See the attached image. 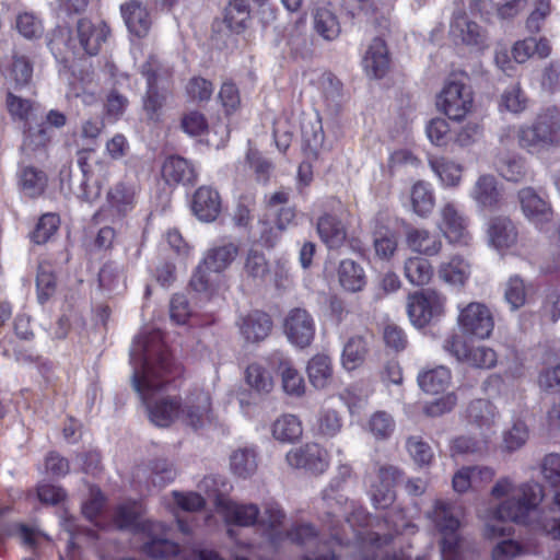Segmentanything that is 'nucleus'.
Listing matches in <instances>:
<instances>
[{
	"label": "nucleus",
	"mask_w": 560,
	"mask_h": 560,
	"mask_svg": "<svg viewBox=\"0 0 560 560\" xmlns=\"http://www.w3.org/2000/svg\"><path fill=\"white\" fill-rule=\"evenodd\" d=\"M491 495L501 502L486 524L488 538L509 536L511 527L502 524L509 521L540 530L555 539H560V490L555 491L551 502L544 509V488L540 483L528 481L516 485L510 477L497 480Z\"/></svg>",
	"instance_id": "obj_1"
},
{
	"label": "nucleus",
	"mask_w": 560,
	"mask_h": 560,
	"mask_svg": "<svg viewBox=\"0 0 560 560\" xmlns=\"http://www.w3.org/2000/svg\"><path fill=\"white\" fill-rule=\"evenodd\" d=\"M130 363L133 369L132 387L147 405L152 423L166 428L180 419V405L176 399L162 398L151 404L154 393L162 389L167 376L178 369L172 362L159 330H145L135 338Z\"/></svg>",
	"instance_id": "obj_2"
},
{
	"label": "nucleus",
	"mask_w": 560,
	"mask_h": 560,
	"mask_svg": "<svg viewBox=\"0 0 560 560\" xmlns=\"http://www.w3.org/2000/svg\"><path fill=\"white\" fill-rule=\"evenodd\" d=\"M460 514L459 506L441 500L435 501L433 510L428 514L443 535L442 560H463V547L456 534L460 526Z\"/></svg>",
	"instance_id": "obj_3"
},
{
	"label": "nucleus",
	"mask_w": 560,
	"mask_h": 560,
	"mask_svg": "<svg viewBox=\"0 0 560 560\" xmlns=\"http://www.w3.org/2000/svg\"><path fill=\"white\" fill-rule=\"evenodd\" d=\"M5 105L12 120L22 125L24 145L32 148L46 145L50 139L47 128L43 124L33 127V124L37 122L38 105L12 92H8Z\"/></svg>",
	"instance_id": "obj_4"
},
{
	"label": "nucleus",
	"mask_w": 560,
	"mask_h": 560,
	"mask_svg": "<svg viewBox=\"0 0 560 560\" xmlns=\"http://www.w3.org/2000/svg\"><path fill=\"white\" fill-rule=\"evenodd\" d=\"M407 524H398L395 515L388 514L384 521H376L369 528L358 533V542L363 560H375L377 552L386 547L395 534L400 533Z\"/></svg>",
	"instance_id": "obj_5"
},
{
	"label": "nucleus",
	"mask_w": 560,
	"mask_h": 560,
	"mask_svg": "<svg viewBox=\"0 0 560 560\" xmlns=\"http://www.w3.org/2000/svg\"><path fill=\"white\" fill-rule=\"evenodd\" d=\"M141 73L145 77L148 83V90L143 97V110L148 119L159 121L166 102V94L160 92L156 84L161 79L168 78L171 70L163 67L155 56H150L141 66Z\"/></svg>",
	"instance_id": "obj_6"
},
{
	"label": "nucleus",
	"mask_w": 560,
	"mask_h": 560,
	"mask_svg": "<svg viewBox=\"0 0 560 560\" xmlns=\"http://www.w3.org/2000/svg\"><path fill=\"white\" fill-rule=\"evenodd\" d=\"M438 107L452 120H462L474 106L471 88L459 80H450L438 96Z\"/></svg>",
	"instance_id": "obj_7"
},
{
	"label": "nucleus",
	"mask_w": 560,
	"mask_h": 560,
	"mask_svg": "<svg viewBox=\"0 0 560 560\" xmlns=\"http://www.w3.org/2000/svg\"><path fill=\"white\" fill-rule=\"evenodd\" d=\"M457 324L464 335L478 339H487L494 328V319L487 305L470 302L458 307Z\"/></svg>",
	"instance_id": "obj_8"
},
{
	"label": "nucleus",
	"mask_w": 560,
	"mask_h": 560,
	"mask_svg": "<svg viewBox=\"0 0 560 560\" xmlns=\"http://www.w3.org/2000/svg\"><path fill=\"white\" fill-rule=\"evenodd\" d=\"M439 217L438 226L448 243L459 246H468L471 243L469 220L455 202H444L439 210Z\"/></svg>",
	"instance_id": "obj_9"
},
{
	"label": "nucleus",
	"mask_w": 560,
	"mask_h": 560,
	"mask_svg": "<svg viewBox=\"0 0 560 560\" xmlns=\"http://www.w3.org/2000/svg\"><path fill=\"white\" fill-rule=\"evenodd\" d=\"M180 420L194 430L203 429L214 421L211 397L200 388L190 390L180 405Z\"/></svg>",
	"instance_id": "obj_10"
},
{
	"label": "nucleus",
	"mask_w": 560,
	"mask_h": 560,
	"mask_svg": "<svg viewBox=\"0 0 560 560\" xmlns=\"http://www.w3.org/2000/svg\"><path fill=\"white\" fill-rule=\"evenodd\" d=\"M445 301V296L434 290H422L410 294L407 303L410 322L417 327L425 326L432 318L443 313Z\"/></svg>",
	"instance_id": "obj_11"
},
{
	"label": "nucleus",
	"mask_w": 560,
	"mask_h": 560,
	"mask_svg": "<svg viewBox=\"0 0 560 560\" xmlns=\"http://www.w3.org/2000/svg\"><path fill=\"white\" fill-rule=\"evenodd\" d=\"M285 462L293 469L322 475L329 467V454L317 443H306L291 448L285 455Z\"/></svg>",
	"instance_id": "obj_12"
},
{
	"label": "nucleus",
	"mask_w": 560,
	"mask_h": 560,
	"mask_svg": "<svg viewBox=\"0 0 560 560\" xmlns=\"http://www.w3.org/2000/svg\"><path fill=\"white\" fill-rule=\"evenodd\" d=\"M445 351L471 366L491 369L495 365L498 357L493 349L486 346L468 347L457 335L448 337L443 345Z\"/></svg>",
	"instance_id": "obj_13"
},
{
	"label": "nucleus",
	"mask_w": 560,
	"mask_h": 560,
	"mask_svg": "<svg viewBox=\"0 0 560 560\" xmlns=\"http://www.w3.org/2000/svg\"><path fill=\"white\" fill-rule=\"evenodd\" d=\"M450 36L455 43L482 49L488 46V33L478 23L470 20L463 9L453 12L450 23Z\"/></svg>",
	"instance_id": "obj_14"
},
{
	"label": "nucleus",
	"mask_w": 560,
	"mask_h": 560,
	"mask_svg": "<svg viewBox=\"0 0 560 560\" xmlns=\"http://www.w3.org/2000/svg\"><path fill=\"white\" fill-rule=\"evenodd\" d=\"M287 536L291 541L310 550L312 556L306 555L305 560H336L335 550L318 538L316 529L308 523L293 526L288 530Z\"/></svg>",
	"instance_id": "obj_15"
},
{
	"label": "nucleus",
	"mask_w": 560,
	"mask_h": 560,
	"mask_svg": "<svg viewBox=\"0 0 560 560\" xmlns=\"http://www.w3.org/2000/svg\"><path fill=\"white\" fill-rule=\"evenodd\" d=\"M351 475V468L347 465L338 468V475L331 479L323 492V501L327 506V516L336 518L347 515L348 497L345 493L347 480Z\"/></svg>",
	"instance_id": "obj_16"
},
{
	"label": "nucleus",
	"mask_w": 560,
	"mask_h": 560,
	"mask_svg": "<svg viewBox=\"0 0 560 560\" xmlns=\"http://www.w3.org/2000/svg\"><path fill=\"white\" fill-rule=\"evenodd\" d=\"M283 327L288 339L300 348L307 347L315 335L313 317L306 310L300 307L288 313Z\"/></svg>",
	"instance_id": "obj_17"
},
{
	"label": "nucleus",
	"mask_w": 560,
	"mask_h": 560,
	"mask_svg": "<svg viewBox=\"0 0 560 560\" xmlns=\"http://www.w3.org/2000/svg\"><path fill=\"white\" fill-rule=\"evenodd\" d=\"M401 478V471L392 465L380 466L371 481V495L376 508L385 509L395 500V486Z\"/></svg>",
	"instance_id": "obj_18"
},
{
	"label": "nucleus",
	"mask_w": 560,
	"mask_h": 560,
	"mask_svg": "<svg viewBox=\"0 0 560 560\" xmlns=\"http://www.w3.org/2000/svg\"><path fill=\"white\" fill-rule=\"evenodd\" d=\"M149 540L144 542L142 550L153 559L174 558L179 552V546L166 538L167 526L161 522H148L144 525Z\"/></svg>",
	"instance_id": "obj_19"
},
{
	"label": "nucleus",
	"mask_w": 560,
	"mask_h": 560,
	"mask_svg": "<svg viewBox=\"0 0 560 560\" xmlns=\"http://www.w3.org/2000/svg\"><path fill=\"white\" fill-rule=\"evenodd\" d=\"M487 240L490 247L504 255L516 246L518 232L511 219L498 215L488 222Z\"/></svg>",
	"instance_id": "obj_20"
},
{
	"label": "nucleus",
	"mask_w": 560,
	"mask_h": 560,
	"mask_svg": "<svg viewBox=\"0 0 560 560\" xmlns=\"http://www.w3.org/2000/svg\"><path fill=\"white\" fill-rule=\"evenodd\" d=\"M287 514L276 501L262 503L256 527L272 544H278L283 538V527Z\"/></svg>",
	"instance_id": "obj_21"
},
{
	"label": "nucleus",
	"mask_w": 560,
	"mask_h": 560,
	"mask_svg": "<svg viewBox=\"0 0 560 560\" xmlns=\"http://www.w3.org/2000/svg\"><path fill=\"white\" fill-rule=\"evenodd\" d=\"M218 511L226 524L242 527L256 526L260 514V508L257 504L232 500H219Z\"/></svg>",
	"instance_id": "obj_22"
},
{
	"label": "nucleus",
	"mask_w": 560,
	"mask_h": 560,
	"mask_svg": "<svg viewBox=\"0 0 560 560\" xmlns=\"http://www.w3.org/2000/svg\"><path fill=\"white\" fill-rule=\"evenodd\" d=\"M316 231L320 241L329 249L340 248L347 241L348 232L345 223L337 215L324 213L317 219Z\"/></svg>",
	"instance_id": "obj_23"
},
{
	"label": "nucleus",
	"mask_w": 560,
	"mask_h": 560,
	"mask_svg": "<svg viewBox=\"0 0 560 560\" xmlns=\"http://www.w3.org/2000/svg\"><path fill=\"white\" fill-rule=\"evenodd\" d=\"M139 194V185L135 179H122L108 192L107 201L118 215H125L133 209Z\"/></svg>",
	"instance_id": "obj_24"
},
{
	"label": "nucleus",
	"mask_w": 560,
	"mask_h": 560,
	"mask_svg": "<svg viewBox=\"0 0 560 560\" xmlns=\"http://www.w3.org/2000/svg\"><path fill=\"white\" fill-rule=\"evenodd\" d=\"M191 208L200 221H214L221 211L219 192L208 186L198 188L194 195Z\"/></svg>",
	"instance_id": "obj_25"
},
{
	"label": "nucleus",
	"mask_w": 560,
	"mask_h": 560,
	"mask_svg": "<svg viewBox=\"0 0 560 560\" xmlns=\"http://www.w3.org/2000/svg\"><path fill=\"white\" fill-rule=\"evenodd\" d=\"M240 332L248 342H259L264 340L272 328V322L268 314L254 311L243 316L237 322Z\"/></svg>",
	"instance_id": "obj_26"
},
{
	"label": "nucleus",
	"mask_w": 560,
	"mask_h": 560,
	"mask_svg": "<svg viewBox=\"0 0 560 560\" xmlns=\"http://www.w3.org/2000/svg\"><path fill=\"white\" fill-rule=\"evenodd\" d=\"M108 33L109 31L104 24L95 25L86 19L78 21L77 38L82 49L90 56L98 54Z\"/></svg>",
	"instance_id": "obj_27"
},
{
	"label": "nucleus",
	"mask_w": 560,
	"mask_h": 560,
	"mask_svg": "<svg viewBox=\"0 0 560 560\" xmlns=\"http://www.w3.org/2000/svg\"><path fill=\"white\" fill-rule=\"evenodd\" d=\"M522 211L525 217L536 225L548 222L552 217L550 206L532 188H524L518 192Z\"/></svg>",
	"instance_id": "obj_28"
},
{
	"label": "nucleus",
	"mask_w": 560,
	"mask_h": 560,
	"mask_svg": "<svg viewBox=\"0 0 560 560\" xmlns=\"http://www.w3.org/2000/svg\"><path fill=\"white\" fill-rule=\"evenodd\" d=\"M281 376L282 387L289 395L301 396L304 393L305 384L301 374L293 368L291 361L281 352H276L271 358Z\"/></svg>",
	"instance_id": "obj_29"
},
{
	"label": "nucleus",
	"mask_w": 560,
	"mask_h": 560,
	"mask_svg": "<svg viewBox=\"0 0 560 560\" xmlns=\"http://www.w3.org/2000/svg\"><path fill=\"white\" fill-rule=\"evenodd\" d=\"M363 68L368 75L382 78L389 68V57L385 42L374 38L370 44L364 57Z\"/></svg>",
	"instance_id": "obj_30"
},
{
	"label": "nucleus",
	"mask_w": 560,
	"mask_h": 560,
	"mask_svg": "<svg viewBox=\"0 0 560 560\" xmlns=\"http://www.w3.org/2000/svg\"><path fill=\"white\" fill-rule=\"evenodd\" d=\"M406 243L409 248L424 256H435L442 249L439 235L425 230L410 228L406 232Z\"/></svg>",
	"instance_id": "obj_31"
},
{
	"label": "nucleus",
	"mask_w": 560,
	"mask_h": 560,
	"mask_svg": "<svg viewBox=\"0 0 560 560\" xmlns=\"http://www.w3.org/2000/svg\"><path fill=\"white\" fill-rule=\"evenodd\" d=\"M471 272L470 264L460 255H454L448 260L442 261L438 268L439 278L456 287H463Z\"/></svg>",
	"instance_id": "obj_32"
},
{
	"label": "nucleus",
	"mask_w": 560,
	"mask_h": 560,
	"mask_svg": "<svg viewBox=\"0 0 560 560\" xmlns=\"http://www.w3.org/2000/svg\"><path fill=\"white\" fill-rule=\"evenodd\" d=\"M468 421L481 431H491L497 424L499 413L493 404L486 399H476L467 408Z\"/></svg>",
	"instance_id": "obj_33"
},
{
	"label": "nucleus",
	"mask_w": 560,
	"mask_h": 560,
	"mask_svg": "<svg viewBox=\"0 0 560 560\" xmlns=\"http://www.w3.org/2000/svg\"><path fill=\"white\" fill-rule=\"evenodd\" d=\"M162 175L168 183L192 184L197 178L194 165L182 156H170L162 166Z\"/></svg>",
	"instance_id": "obj_34"
},
{
	"label": "nucleus",
	"mask_w": 560,
	"mask_h": 560,
	"mask_svg": "<svg viewBox=\"0 0 560 560\" xmlns=\"http://www.w3.org/2000/svg\"><path fill=\"white\" fill-rule=\"evenodd\" d=\"M511 133L517 140L518 147L530 154H539L547 151L535 120L529 125L509 128L506 136Z\"/></svg>",
	"instance_id": "obj_35"
},
{
	"label": "nucleus",
	"mask_w": 560,
	"mask_h": 560,
	"mask_svg": "<svg viewBox=\"0 0 560 560\" xmlns=\"http://www.w3.org/2000/svg\"><path fill=\"white\" fill-rule=\"evenodd\" d=\"M536 125L541 133L546 150L560 147V114L548 109L537 116Z\"/></svg>",
	"instance_id": "obj_36"
},
{
	"label": "nucleus",
	"mask_w": 560,
	"mask_h": 560,
	"mask_svg": "<svg viewBox=\"0 0 560 560\" xmlns=\"http://www.w3.org/2000/svg\"><path fill=\"white\" fill-rule=\"evenodd\" d=\"M470 197L482 208L497 207L501 194L495 178L491 175H481L472 186Z\"/></svg>",
	"instance_id": "obj_37"
},
{
	"label": "nucleus",
	"mask_w": 560,
	"mask_h": 560,
	"mask_svg": "<svg viewBox=\"0 0 560 560\" xmlns=\"http://www.w3.org/2000/svg\"><path fill=\"white\" fill-rule=\"evenodd\" d=\"M230 467L234 475L246 479L258 468V453L255 447L245 446L235 450L230 456Z\"/></svg>",
	"instance_id": "obj_38"
},
{
	"label": "nucleus",
	"mask_w": 560,
	"mask_h": 560,
	"mask_svg": "<svg viewBox=\"0 0 560 560\" xmlns=\"http://www.w3.org/2000/svg\"><path fill=\"white\" fill-rule=\"evenodd\" d=\"M121 13L128 30L132 34L142 37L148 33L151 20L148 11L141 5V3L131 1L124 4L121 5Z\"/></svg>",
	"instance_id": "obj_39"
},
{
	"label": "nucleus",
	"mask_w": 560,
	"mask_h": 560,
	"mask_svg": "<svg viewBox=\"0 0 560 560\" xmlns=\"http://www.w3.org/2000/svg\"><path fill=\"white\" fill-rule=\"evenodd\" d=\"M306 372L310 383L317 389H324L332 381L331 360L326 354H316L307 363Z\"/></svg>",
	"instance_id": "obj_40"
},
{
	"label": "nucleus",
	"mask_w": 560,
	"mask_h": 560,
	"mask_svg": "<svg viewBox=\"0 0 560 560\" xmlns=\"http://www.w3.org/2000/svg\"><path fill=\"white\" fill-rule=\"evenodd\" d=\"M271 433L281 443H293L303 434L302 422L294 415H282L273 421Z\"/></svg>",
	"instance_id": "obj_41"
},
{
	"label": "nucleus",
	"mask_w": 560,
	"mask_h": 560,
	"mask_svg": "<svg viewBox=\"0 0 560 560\" xmlns=\"http://www.w3.org/2000/svg\"><path fill=\"white\" fill-rule=\"evenodd\" d=\"M369 352V343L362 336H353L343 346L341 364L347 371L361 366Z\"/></svg>",
	"instance_id": "obj_42"
},
{
	"label": "nucleus",
	"mask_w": 560,
	"mask_h": 560,
	"mask_svg": "<svg viewBox=\"0 0 560 560\" xmlns=\"http://www.w3.org/2000/svg\"><path fill=\"white\" fill-rule=\"evenodd\" d=\"M19 186L28 197L42 195L47 185L45 173L34 166L22 165L18 172Z\"/></svg>",
	"instance_id": "obj_43"
},
{
	"label": "nucleus",
	"mask_w": 560,
	"mask_h": 560,
	"mask_svg": "<svg viewBox=\"0 0 560 560\" xmlns=\"http://www.w3.org/2000/svg\"><path fill=\"white\" fill-rule=\"evenodd\" d=\"M238 254V247L226 243L209 249L203 258V265L209 271L221 272L225 270Z\"/></svg>",
	"instance_id": "obj_44"
},
{
	"label": "nucleus",
	"mask_w": 560,
	"mask_h": 560,
	"mask_svg": "<svg viewBox=\"0 0 560 560\" xmlns=\"http://www.w3.org/2000/svg\"><path fill=\"white\" fill-rule=\"evenodd\" d=\"M451 378V371L440 365L420 372L418 375V384L425 393L436 395L448 387Z\"/></svg>",
	"instance_id": "obj_45"
},
{
	"label": "nucleus",
	"mask_w": 560,
	"mask_h": 560,
	"mask_svg": "<svg viewBox=\"0 0 560 560\" xmlns=\"http://www.w3.org/2000/svg\"><path fill=\"white\" fill-rule=\"evenodd\" d=\"M315 32L325 40H335L341 33L337 15L327 8H317L313 13Z\"/></svg>",
	"instance_id": "obj_46"
},
{
	"label": "nucleus",
	"mask_w": 560,
	"mask_h": 560,
	"mask_svg": "<svg viewBox=\"0 0 560 560\" xmlns=\"http://www.w3.org/2000/svg\"><path fill=\"white\" fill-rule=\"evenodd\" d=\"M429 165L443 185L456 187L462 180L463 167L460 164L444 158H431Z\"/></svg>",
	"instance_id": "obj_47"
},
{
	"label": "nucleus",
	"mask_w": 560,
	"mask_h": 560,
	"mask_svg": "<svg viewBox=\"0 0 560 560\" xmlns=\"http://www.w3.org/2000/svg\"><path fill=\"white\" fill-rule=\"evenodd\" d=\"M375 257L388 261L396 253L398 238L396 233L387 226H377L372 233Z\"/></svg>",
	"instance_id": "obj_48"
},
{
	"label": "nucleus",
	"mask_w": 560,
	"mask_h": 560,
	"mask_svg": "<svg viewBox=\"0 0 560 560\" xmlns=\"http://www.w3.org/2000/svg\"><path fill=\"white\" fill-rule=\"evenodd\" d=\"M338 276L340 284L349 292H358L365 287L363 268L351 259H345L340 262Z\"/></svg>",
	"instance_id": "obj_49"
},
{
	"label": "nucleus",
	"mask_w": 560,
	"mask_h": 560,
	"mask_svg": "<svg viewBox=\"0 0 560 560\" xmlns=\"http://www.w3.org/2000/svg\"><path fill=\"white\" fill-rule=\"evenodd\" d=\"M404 275L412 285L422 287L431 281L433 268L424 258L410 257L405 261Z\"/></svg>",
	"instance_id": "obj_50"
},
{
	"label": "nucleus",
	"mask_w": 560,
	"mask_h": 560,
	"mask_svg": "<svg viewBox=\"0 0 560 560\" xmlns=\"http://www.w3.org/2000/svg\"><path fill=\"white\" fill-rule=\"evenodd\" d=\"M530 291V284H527L518 275L511 276L504 285V300L512 311H516L525 305Z\"/></svg>",
	"instance_id": "obj_51"
},
{
	"label": "nucleus",
	"mask_w": 560,
	"mask_h": 560,
	"mask_svg": "<svg viewBox=\"0 0 560 560\" xmlns=\"http://www.w3.org/2000/svg\"><path fill=\"white\" fill-rule=\"evenodd\" d=\"M141 508L136 502L122 504L117 509L115 515V523L120 529H130L136 530L139 527H142L144 530V525L149 522H142L140 520Z\"/></svg>",
	"instance_id": "obj_52"
},
{
	"label": "nucleus",
	"mask_w": 560,
	"mask_h": 560,
	"mask_svg": "<svg viewBox=\"0 0 560 560\" xmlns=\"http://www.w3.org/2000/svg\"><path fill=\"white\" fill-rule=\"evenodd\" d=\"M411 203L418 215L424 218L431 213L434 207V197L428 184L419 182L412 186Z\"/></svg>",
	"instance_id": "obj_53"
},
{
	"label": "nucleus",
	"mask_w": 560,
	"mask_h": 560,
	"mask_svg": "<svg viewBox=\"0 0 560 560\" xmlns=\"http://www.w3.org/2000/svg\"><path fill=\"white\" fill-rule=\"evenodd\" d=\"M488 444V435L481 440H476L470 436L460 435L452 440L451 442V455H471V454H482L487 450Z\"/></svg>",
	"instance_id": "obj_54"
},
{
	"label": "nucleus",
	"mask_w": 560,
	"mask_h": 560,
	"mask_svg": "<svg viewBox=\"0 0 560 560\" xmlns=\"http://www.w3.org/2000/svg\"><path fill=\"white\" fill-rule=\"evenodd\" d=\"M249 18L247 4L242 0H234L229 3L224 11V22L233 32H240L244 28Z\"/></svg>",
	"instance_id": "obj_55"
},
{
	"label": "nucleus",
	"mask_w": 560,
	"mask_h": 560,
	"mask_svg": "<svg viewBox=\"0 0 560 560\" xmlns=\"http://www.w3.org/2000/svg\"><path fill=\"white\" fill-rule=\"evenodd\" d=\"M244 271L248 278L262 281L269 272L268 261L264 253L256 249L248 250L244 262Z\"/></svg>",
	"instance_id": "obj_56"
},
{
	"label": "nucleus",
	"mask_w": 560,
	"mask_h": 560,
	"mask_svg": "<svg viewBox=\"0 0 560 560\" xmlns=\"http://www.w3.org/2000/svg\"><path fill=\"white\" fill-rule=\"evenodd\" d=\"M368 428L375 439L387 440L395 430V421L386 411H376L371 416Z\"/></svg>",
	"instance_id": "obj_57"
},
{
	"label": "nucleus",
	"mask_w": 560,
	"mask_h": 560,
	"mask_svg": "<svg viewBox=\"0 0 560 560\" xmlns=\"http://www.w3.org/2000/svg\"><path fill=\"white\" fill-rule=\"evenodd\" d=\"M18 32L27 39L39 38L44 27L42 21L32 12H21L15 20Z\"/></svg>",
	"instance_id": "obj_58"
},
{
	"label": "nucleus",
	"mask_w": 560,
	"mask_h": 560,
	"mask_svg": "<svg viewBox=\"0 0 560 560\" xmlns=\"http://www.w3.org/2000/svg\"><path fill=\"white\" fill-rule=\"evenodd\" d=\"M100 285L107 291H116L125 285L124 270L120 266L108 262L98 273Z\"/></svg>",
	"instance_id": "obj_59"
},
{
	"label": "nucleus",
	"mask_w": 560,
	"mask_h": 560,
	"mask_svg": "<svg viewBox=\"0 0 560 560\" xmlns=\"http://www.w3.org/2000/svg\"><path fill=\"white\" fill-rule=\"evenodd\" d=\"M527 98L518 83L509 86L501 95L500 108L511 113H521L526 108Z\"/></svg>",
	"instance_id": "obj_60"
},
{
	"label": "nucleus",
	"mask_w": 560,
	"mask_h": 560,
	"mask_svg": "<svg viewBox=\"0 0 560 560\" xmlns=\"http://www.w3.org/2000/svg\"><path fill=\"white\" fill-rule=\"evenodd\" d=\"M36 287L40 303L46 302L54 294L56 289V279L50 265L40 264L38 266Z\"/></svg>",
	"instance_id": "obj_61"
},
{
	"label": "nucleus",
	"mask_w": 560,
	"mask_h": 560,
	"mask_svg": "<svg viewBox=\"0 0 560 560\" xmlns=\"http://www.w3.org/2000/svg\"><path fill=\"white\" fill-rule=\"evenodd\" d=\"M149 479L153 486L164 487L176 477V469L165 459H156L151 463Z\"/></svg>",
	"instance_id": "obj_62"
},
{
	"label": "nucleus",
	"mask_w": 560,
	"mask_h": 560,
	"mask_svg": "<svg viewBox=\"0 0 560 560\" xmlns=\"http://www.w3.org/2000/svg\"><path fill=\"white\" fill-rule=\"evenodd\" d=\"M407 451L412 460L419 466H427L433 459L431 446L420 436H410L406 441Z\"/></svg>",
	"instance_id": "obj_63"
},
{
	"label": "nucleus",
	"mask_w": 560,
	"mask_h": 560,
	"mask_svg": "<svg viewBox=\"0 0 560 560\" xmlns=\"http://www.w3.org/2000/svg\"><path fill=\"white\" fill-rule=\"evenodd\" d=\"M59 218L55 213H46L42 215L35 230L32 233V240L36 244H44L57 232L59 228Z\"/></svg>",
	"instance_id": "obj_64"
}]
</instances>
